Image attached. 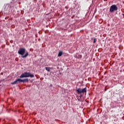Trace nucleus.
I'll return each instance as SVG.
<instances>
[{
	"mask_svg": "<svg viewBox=\"0 0 124 124\" xmlns=\"http://www.w3.org/2000/svg\"><path fill=\"white\" fill-rule=\"evenodd\" d=\"M82 96H83V95H80V98L82 97Z\"/></svg>",
	"mask_w": 124,
	"mask_h": 124,
	"instance_id": "10",
	"label": "nucleus"
},
{
	"mask_svg": "<svg viewBox=\"0 0 124 124\" xmlns=\"http://www.w3.org/2000/svg\"><path fill=\"white\" fill-rule=\"evenodd\" d=\"M22 82L21 81V78H17L15 81L11 83L12 85H17V84H20Z\"/></svg>",
	"mask_w": 124,
	"mask_h": 124,
	"instance_id": "5",
	"label": "nucleus"
},
{
	"mask_svg": "<svg viewBox=\"0 0 124 124\" xmlns=\"http://www.w3.org/2000/svg\"><path fill=\"white\" fill-rule=\"evenodd\" d=\"M105 91H106V89H105Z\"/></svg>",
	"mask_w": 124,
	"mask_h": 124,
	"instance_id": "14",
	"label": "nucleus"
},
{
	"mask_svg": "<svg viewBox=\"0 0 124 124\" xmlns=\"http://www.w3.org/2000/svg\"><path fill=\"white\" fill-rule=\"evenodd\" d=\"M77 93L78 94H81V93H87V88H83L81 89V88H78L76 90Z\"/></svg>",
	"mask_w": 124,
	"mask_h": 124,
	"instance_id": "3",
	"label": "nucleus"
},
{
	"mask_svg": "<svg viewBox=\"0 0 124 124\" xmlns=\"http://www.w3.org/2000/svg\"><path fill=\"white\" fill-rule=\"evenodd\" d=\"M78 100L79 101V100H80L79 99H78Z\"/></svg>",
	"mask_w": 124,
	"mask_h": 124,
	"instance_id": "13",
	"label": "nucleus"
},
{
	"mask_svg": "<svg viewBox=\"0 0 124 124\" xmlns=\"http://www.w3.org/2000/svg\"><path fill=\"white\" fill-rule=\"evenodd\" d=\"M25 53H26L25 55ZM18 54H19V55H21V58L23 59H26L27 57L29 56V52H26V48L25 47L20 48L18 51Z\"/></svg>",
	"mask_w": 124,
	"mask_h": 124,
	"instance_id": "1",
	"label": "nucleus"
},
{
	"mask_svg": "<svg viewBox=\"0 0 124 124\" xmlns=\"http://www.w3.org/2000/svg\"><path fill=\"white\" fill-rule=\"evenodd\" d=\"M46 70L48 72H50V71H51V68H50V67H46Z\"/></svg>",
	"mask_w": 124,
	"mask_h": 124,
	"instance_id": "8",
	"label": "nucleus"
},
{
	"mask_svg": "<svg viewBox=\"0 0 124 124\" xmlns=\"http://www.w3.org/2000/svg\"><path fill=\"white\" fill-rule=\"evenodd\" d=\"M29 77L33 78L34 77V75H33V74H31V73L25 72L21 74L20 76V78H27Z\"/></svg>",
	"mask_w": 124,
	"mask_h": 124,
	"instance_id": "2",
	"label": "nucleus"
},
{
	"mask_svg": "<svg viewBox=\"0 0 124 124\" xmlns=\"http://www.w3.org/2000/svg\"><path fill=\"white\" fill-rule=\"evenodd\" d=\"M21 81L23 83H28L29 82V78H25L24 79H21Z\"/></svg>",
	"mask_w": 124,
	"mask_h": 124,
	"instance_id": "6",
	"label": "nucleus"
},
{
	"mask_svg": "<svg viewBox=\"0 0 124 124\" xmlns=\"http://www.w3.org/2000/svg\"><path fill=\"white\" fill-rule=\"evenodd\" d=\"M79 56L80 57V58H82V55H80Z\"/></svg>",
	"mask_w": 124,
	"mask_h": 124,
	"instance_id": "12",
	"label": "nucleus"
},
{
	"mask_svg": "<svg viewBox=\"0 0 124 124\" xmlns=\"http://www.w3.org/2000/svg\"><path fill=\"white\" fill-rule=\"evenodd\" d=\"M96 42V38H94L93 39V43H95Z\"/></svg>",
	"mask_w": 124,
	"mask_h": 124,
	"instance_id": "9",
	"label": "nucleus"
},
{
	"mask_svg": "<svg viewBox=\"0 0 124 124\" xmlns=\"http://www.w3.org/2000/svg\"><path fill=\"white\" fill-rule=\"evenodd\" d=\"M63 54V52L62 51H59L58 54V57H62Z\"/></svg>",
	"mask_w": 124,
	"mask_h": 124,
	"instance_id": "7",
	"label": "nucleus"
},
{
	"mask_svg": "<svg viewBox=\"0 0 124 124\" xmlns=\"http://www.w3.org/2000/svg\"><path fill=\"white\" fill-rule=\"evenodd\" d=\"M0 74H1V75H2V74H3V73H1Z\"/></svg>",
	"mask_w": 124,
	"mask_h": 124,
	"instance_id": "11",
	"label": "nucleus"
},
{
	"mask_svg": "<svg viewBox=\"0 0 124 124\" xmlns=\"http://www.w3.org/2000/svg\"><path fill=\"white\" fill-rule=\"evenodd\" d=\"M118 10V7L117 5L114 4L110 6L109 9V12L110 13H113L114 11H117Z\"/></svg>",
	"mask_w": 124,
	"mask_h": 124,
	"instance_id": "4",
	"label": "nucleus"
}]
</instances>
